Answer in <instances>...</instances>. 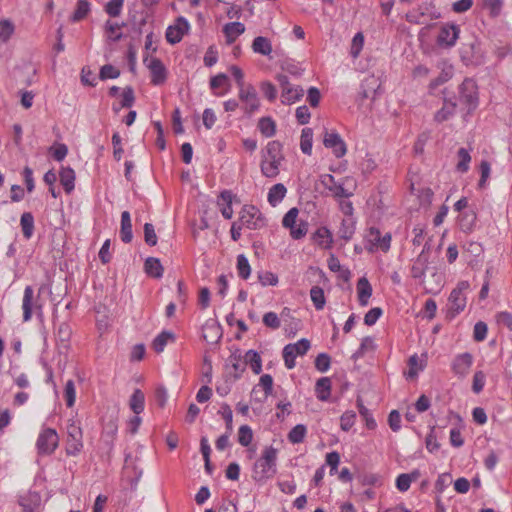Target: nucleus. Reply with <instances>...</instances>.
I'll return each mask as SVG.
<instances>
[{
    "label": "nucleus",
    "instance_id": "obj_50",
    "mask_svg": "<svg viewBox=\"0 0 512 512\" xmlns=\"http://www.w3.org/2000/svg\"><path fill=\"white\" fill-rule=\"evenodd\" d=\"M64 397L67 407H72L76 400L75 383L73 380H68L64 387Z\"/></svg>",
    "mask_w": 512,
    "mask_h": 512
},
{
    "label": "nucleus",
    "instance_id": "obj_22",
    "mask_svg": "<svg viewBox=\"0 0 512 512\" xmlns=\"http://www.w3.org/2000/svg\"><path fill=\"white\" fill-rule=\"evenodd\" d=\"M245 26L241 22H230L224 25L223 32L226 37L227 44H232L236 38L244 33Z\"/></svg>",
    "mask_w": 512,
    "mask_h": 512
},
{
    "label": "nucleus",
    "instance_id": "obj_61",
    "mask_svg": "<svg viewBox=\"0 0 512 512\" xmlns=\"http://www.w3.org/2000/svg\"><path fill=\"white\" fill-rule=\"evenodd\" d=\"M144 240L149 246H155L157 244V235L151 223H145L144 225Z\"/></svg>",
    "mask_w": 512,
    "mask_h": 512
},
{
    "label": "nucleus",
    "instance_id": "obj_1",
    "mask_svg": "<svg viewBox=\"0 0 512 512\" xmlns=\"http://www.w3.org/2000/svg\"><path fill=\"white\" fill-rule=\"evenodd\" d=\"M277 449L273 446L265 447L261 457L253 465V479L264 482L277 473Z\"/></svg>",
    "mask_w": 512,
    "mask_h": 512
},
{
    "label": "nucleus",
    "instance_id": "obj_44",
    "mask_svg": "<svg viewBox=\"0 0 512 512\" xmlns=\"http://www.w3.org/2000/svg\"><path fill=\"white\" fill-rule=\"evenodd\" d=\"M218 414L222 416L226 424V431L228 434L233 432V412L231 407L227 403H223L218 411Z\"/></svg>",
    "mask_w": 512,
    "mask_h": 512
},
{
    "label": "nucleus",
    "instance_id": "obj_39",
    "mask_svg": "<svg viewBox=\"0 0 512 512\" xmlns=\"http://www.w3.org/2000/svg\"><path fill=\"white\" fill-rule=\"evenodd\" d=\"M310 297L316 310H322L324 308L326 299L321 287L313 286L310 290Z\"/></svg>",
    "mask_w": 512,
    "mask_h": 512
},
{
    "label": "nucleus",
    "instance_id": "obj_49",
    "mask_svg": "<svg viewBox=\"0 0 512 512\" xmlns=\"http://www.w3.org/2000/svg\"><path fill=\"white\" fill-rule=\"evenodd\" d=\"M124 0H110L104 7L105 12L110 17H118L121 14Z\"/></svg>",
    "mask_w": 512,
    "mask_h": 512
},
{
    "label": "nucleus",
    "instance_id": "obj_41",
    "mask_svg": "<svg viewBox=\"0 0 512 512\" xmlns=\"http://www.w3.org/2000/svg\"><path fill=\"white\" fill-rule=\"evenodd\" d=\"M458 163L456 165V169L458 172L465 173L469 169V163L471 161V156L469 151L465 148H460L457 152Z\"/></svg>",
    "mask_w": 512,
    "mask_h": 512
},
{
    "label": "nucleus",
    "instance_id": "obj_5",
    "mask_svg": "<svg viewBox=\"0 0 512 512\" xmlns=\"http://www.w3.org/2000/svg\"><path fill=\"white\" fill-rule=\"evenodd\" d=\"M241 226L251 230H258L266 226V219L261 211L253 205H245L239 217Z\"/></svg>",
    "mask_w": 512,
    "mask_h": 512
},
{
    "label": "nucleus",
    "instance_id": "obj_13",
    "mask_svg": "<svg viewBox=\"0 0 512 512\" xmlns=\"http://www.w3.org/2000/svg\"><path fill=\"white\" fill-rule=\"evenodd\" d=\"M460 57L465 65L478 64L481 62L480 45L477 41L462 44L460 48Z\"/></svg>",
    "mask_w": 512,
    "mask_h": 512
},
{
    "label": "nucleus",
    "instance_id": "obj_45",
    "mask_svg": "<svg viewBox=\"0 0 512 512\" xmlns=\"http://www.w3.org/2000/svg\"><path fill=\"white\" fill-rule=\"evenodd\" d=\"M375 349L374 340L370 336H366L362 339L360 347L357 349V351L353 354L352 358L358 359L362 358L367 351H372Z\"/></svg>",
    "mask_w": 512,
    "mask_h": 512
},
{
    "label": "nucleus",
    "instance_id": "obj_46",
    "mask_svg": "<svg viewBox=\"0 0 512 512\" xmlns=\"http://www.w3.org/2000/svg\"><path fill=\"white\" fill-rule=\"evenodd\" d=\"M253 440V431L248 425L240 426L238 430V442L243 447H247Z\"/></svg>",
    "mask_w": 512,
    "mask_h": 512
},
{
    "label": "nucleus",
    "instance_id": "obj_64",
    "mask_svg": "<svg viewBox=\"0 0 512 512\" xmlns=\"http://www.w3.org/2000/svg\"><path fill=\"white\" fill-rule=\"evenodd\" d=\"M383 311L380 307H374L370 309L364 316V323L367 326L374 325L382 315Z\"/></svg>",
    "mask_w": 512,
    "mask_h": 512
},
{
    "label": "nucleus",
    "instance_id": "obj_51",
    "mask_svg": "<svg viewBox=\"0 0 512 512\" xmlns=\"http://www.w3.org/2000/svg\"><path fill=\"white\" fill-rule=\"evenodd\" d=\"M231 368L233 369L232 377L234 380L239 379L246 367L240 356L230 357Z\"/></svg>",
    "mask_w": 512,
    "mask_h": 512
},
{
    "label": "nucleus",
    "instance_id": "obj_43",
    "mask_svg": "<svg viewBox=\"0 0 512 512\" xmlns=\"http://www.w3.org/2000/svg\"><path fill=\"white\" fill-rule=\"evenodd\" d=\"M237 271L239 277L246 280L251 274V267L247 257L244 254L237 256Z\"/></svg>",
    "mask_w": 512,
    "mask_h": 512
},
{
    "label": "nucleus",
    "instance_id": "obj_17",
    "mask_svg": "<svg viewBox=\"0 0 512 512\" xmlns=\"http://www.w3.org/2000/svg\"><path fill=\"white\" fill-rule=\"evenodd\" d=\"M40 501L41 498L38 493L29 491L19 496L18 504L23 512H37Z\"/></svg>",
    "mask_w": 512,
    "mask_h": 512
},
{
    "label": "nucleus",
    "instance_id": "obj_2",
    "mask_svg": "<svg viewBox=\"0 0 512 512\" xmlns=\"http://www.w3.org/2000/svg\"><path fill=\"white\" fill-rule=\"evenodd\" d=\"M283 160L282 144L277 140L268 142L260 164L262 174L267 178H276Z\"/></svg>",
    "mask_w": 512,
    "mask_h": 512
},
{
    "label": "nucleus",
    "instance_id": "obj_33",
    "mask_svg": "<svg viewBox=\"0 0 512 512\" xmlns=\"http://www.w3.org/2000/svg\"><path fill=\"white\" fill-rule=\"evenodd\" d=\"M20 226L24 238L30 239L34 233V216L31 212H24L21 215Z\"/></svg>",
    "mask_w": 512,
    "mask_h": 512
},
{
    "label": "nucleus",
    "instance_id": "obj_18",
    "mask_svg": "<svg viewBox=\"0 0 512 512\" xmlns=\"http://www.w3.org/2000/svg\"><path fill=\"white\" fill-rule=\"evenodd\" d=\"M473 358L470 353H463L455 357L452 370L456 375L464 377L472 366Z\"/></svg>",
    "mask_w": 512,
    "mask_h": 512
},
{
    "label": "nucleus",
    "instance_id": "obj_54",
    "mask_svg": "<svg viewBox=\"0 0 512 512\" xmlns=\"http://www.w3.org/2000/svg\"><path fill=\"white\" fill-rule=\"evenodd\" d=\"M315 368L319 372H326L331 365V357L327 353H320L315 359Z\"/></svg>",
    "mask_w": 512,
    "mask_h": 512
},
{
    "label": "nucleus",
    "instance_id": "obj_35",
    "mask_svg": "<svg viewBox=\"0 0 512 512\" xmlns=\"http://www.w3.org/2000/svg\"><path fill=\"white\" fill-rule=\"evenodd\" d=\"M455 109V102L445 101L443 107L435 113L434 120L438 123L448 120L455 113Z\"/></svg>",
    "mask_w": 512,
    "mask_h": 512
},
{
    "label": "nucleus",
    "instance_id": "obj_42",
    "mask_svg": "<svg viewBox=\"0 0 512 512\" xmlns=\"http://www.w3.org/2000/svg\"><path fill=\"white\" fill-rule=\"evenodd\" d=\"M357 407H358L359 414L363 417V419L366 422V427L368 429H371V430L375 429L376 426H377L376 421L373 418V416H372L371 412L369 411V409H367L364 406V404H363V402H362L360 397L357 399Z\"/></svg>",
    "mask_w": 512,
    "mask_h": 512
},
{
    "label": "nucleus",
    "instance_id": "obj_63",
    "mask_svg": "<svg viewBox=\"0 0 512 512\" xmlns=\"http://www.w3.org/2000/svg\"><path fill=\"white\" fill-rule=\"evenodd\" d=\"M261 91L263 95L270 101L273 102L277 97V90L276 87L268 81L261 83Z\"/></svg>",
    "mask_w": 512,
    "mask_h": 512
},
{
    "label": "nucleus",
    "instance_id": "obj_3",
    "mask_svg": "<svg viewBox=\"0 0 512 512\" xmlns=\"http://www.w3.org/2000/svg\"><path fill=\"white\" fill-rule=\"evenodd\" d=\"M469 288L467 281H460L457 286L451 291L448 298V309L446 318L452 320L466 307V296L464 292Z\"/></svg>",
    "mask_w": 512,
    "mask_h": 512
},
{
    "label": "nucleus",
    "instance_id": "obj_32",
    "mask_svg": "<svg viewBox=\"0 0 512 512\" xmlns=\"http://www.w3.org/2000/svg\"><path fill=\"white\" fill-rule=\"evenodd\" d=\"M316 244L323 248H330L332 244V235L326 227H319L312 236Z\"/></svg>",
    "mask_w": 512,
    "mask_h": 512
},
{
    "label": "nucleus",
    "instance_id": "obj_28",
    "mask_svg": "<svg viewBox=\"0 0 512 512\" xmlns=\"http://www.w3.org/2000/svg\"><path fill=\"white\" fill-rule=\"evenodd\" d=\"M91 11L89 0H77L74 12L70 16L71 22H79L87 17Z\"/></svg>",
    "mask_w": 512,
    "mask_h": 512
},
{
    "label": "nucleus",
    "instance_id": "obj_52",
    "mask_svg": "<svg viewBox=\"0 0 512 512\" xmlns=\"http://www.w3.org/2000/svg\"><path fill=\"white\" fill-rule=\"evenodd\" d=\"M356 420V413L354 411H346L340 417V427L343 431H349Z\"/></svg>",
    "mask_w": 512,
    "mask_h": 512
},
{
    "label": "nucleus",
    "instance_id": "obj_10",
    "mask_svg": "<svg viewBox=\"0 0 512 512\" xmlns=\"http://www.w3.org/2000/svg\"><path fill=\"white\" fill-rule=\"evenodd\" d=\"M143 63L151 72V83L153 85H161L166 81L167 70L159 58L144 57Z\"/></svg>",
    "mask_w": 512,
    "mask_h": 512
},
{
    "label": "nucleus",
    "instance_id": "obj_16",
    "mask_svg": "<svg viewBox=\"0 0 512 512\" xmlns=\"http://www.w3.org/2000/svg\"><path fill=\"white\" fill-rule=\"evenodd\" d=\"M368 241L376 248L381 249L383 252H387L390 249L391 235L386 233L381 235L379 229L371 227L368 234Z\"/></svg>",
    "mask_w": 512,
    "mask_h": 512
},
{
    "label": "nucleus",
    "instance_id": "obj_8",
    "mask_svg": "<svg viewBox=\"0 0 512 512\" xmlns=\"http://www.w3.org/2000/svg\"><path fill=\"white\" fill-rule=\"evenodd\" d=\"M460 28L454 23H445L441 26L436 43L440 47L451 48L459 38Z\"/></svg>",
    "mask_w": 512,
    "mask_h": 512
},
{
    "label": "nucleus",
    "instance_id": "obj_59",
    "mask_svg": "<svg viewBox=\"0 0 512 512\" xmlns=\"http://www.w3.org/2000/svg\"><path fill=\"white\" fill-rule=\"evenodd\" d=\"M308 232V223L304 221H300V223L295 224L290 229V235L293 239L299 240L303 238Z\"/></svg>",
    "mask_w": 512,
    "mask_h": 512
},
{
    "label": "nucleus",
    "instance_id": "obj_25",
    "mask_svg": "<svg viewBox=\"0 0 512 512\" xmlns=\"http://www.w3.org/2000/svg\"><path fill=\"white\" fill-rule=\"evenodd\" d=\"M243 363L245 367L250 366L254 374H260L262 371V360L260 354L255 350H248L244 355Z\"/></svg>",
    "mask_w": 512,
    "mask_h": 512
},
{
    "label": "nucleus",
    "instance_id": "obj_11",
    "mask_svg": "<svg viewBox=\"0 0 512 512\" xmlns=\"http://www.w3.org/2000/svg\"><path fill=\"white\" fill-rule=\"evenodd\" d=\"M190 24L186 18L179 16L174 25H171L166 30V40L170 44L179 43L183 36L188 33Z\"/></svg>",
    "mask_w": 512,
    "mask_h": 512
},
{
    "label": "nucleus",
    "instance_id": "obj_56",
    "mask_svg": "<svg viewBox=\"0 0 512 512\" xmlns=\"http://www.w3.org/2000/svg\"><path fill=\"white\" fill-rule=\"evenodd\" d=\"M71 334L72 330L68 323L63 322L59 325L57 330V338L64 346H66L70 340Z\"/></svg>",
    "mask_w": 512,
    "mask_h": 512
},
{
    "label": "nucleus",
    "instance_id": "obj_48",
    "mask_svg": "<svg viewBox=\"0 0 512 512\" xmlns=\"http://www.w3.org/2000/svg\"><path fill=\"white\" fill-rule=\"evenodd\" d=\"M15 30L12 21L5 19L0 21V39L3 42H7L13 35Z\"/></svg>",
    "mask_w": 512,
    "mask_h": 512
},
{
    "label": "nucleus",
    "instance_id": "obj_4",
    "mask_svg": "<svg viewBox=\"0 0 512 512\" xmlns=\"http://www.w3.org/2000/svg\"><path fill=\"white\" fill-rule=\"evenodd\" d=\"M83 447V431L80 423L76 420H69L65 447L66 454L68 456H77L80 454Z\"/></svg>",
    "mask_w": 512,
    "mask_h": 512
},
{
    "label": "nucleus",
    "instance_id": "obj_15",
    "mask_svg": "<svg viewBox=\"0 0 512 512\" xmlns=\"http://www.w3.org/2000/svg\"><path fill=\"white\" fill-rule=\"evenodd\" d=\"M222 335V327L218 322L209 320L204 324L202 337L207 343H218L221 340Z\"/></svg>",
    "mask_w": 512,
    "mask_h": 512
},
{
    "label": "nucleus",
    "instance_id": "obj_9",
    "mask_svg": "<svg viewBox=\"0 0 512 512\" xmlns=\"http://www.w3.org/2000/svg\"><path fill=\"white\" fill-rule=\"evenodd\" d=\"M320 183L328 190L326 195H331L336 199H348L353 195V193L346 190L342 184L337 183L335 177L331 174L321 175Z\"/></svg>",
    "mask_w": 512,
    "mask_h": 512
},
{
    "label": "nucleus",
    "instance_id": "obj_7",
    "mask_svg": "<svg viewBox=\"0 0 512 512\" xmlns=\"http://www.w3.org/2000/svg\"><path fill=\"white\" fill-rule=\"evenodd\" d=\"M59 445V436L55 429L46 428L39 434L36 447L40 455L52 454Z\"/></svg>",
    "mask_w": 512,
    "mask_h": 512
},
{
    "label": "nucleus",
    "instance_id": "obj_62",
    "mask_svg": "<svg viewBox=\"0 0 512 512\" xmlns=\"http://www.w3.org/2000/svg\"><path fill=\"white\" fill-rule=\"evenodd\" d=\"M488 331L487 324L483 321H478L474 325L473 338L475 341H483L486 338Z\"/></svg>",
    "mask_w": 512,
    "mask_h": 512
},
{
    "label": "nucleus",
    "instance_id": "obj_14",
    "mask_svg": "<svg viewBox=\"0 0 512 512\" xmlns=\"http://www.w3.org/2000/svg\"><path fill=\"white\" fill-rule=\"evenodd\" d=\"M239 89V98L245 103V112L251 114L258 110L260 103L255 88L252 85H248Z\"/></svg>",
    "mask_w": 512,
    "mask_h": 512
},
{
    "label": "nucleus",
    "instance_id": "obj_60",
    "mask_svg": "<svg viewBox=\"0 0 512 512\" xmlns=\"http://www.w3.org/2000/svg\"><path fill=\"white\" fill-rule=\"evenodd\" d=\"M290 345L287 344L284 348H283V359H284V363H285V366L287 369H293L296 365V362H295V359L297 357V354L295 353V351L293 349H289Z\"/></svg>",
    "mask_w": 512,
    "mask_h": 512
},
{
    "label": "nucleus",
    "instance_id": "obj_38",
    "mask_svg": "<svg viewBox=\"0 0 512 512\" xmlns=\"http://www.w3.org/2000/svg\"><path fill=\"white\" fill-rule=\"evenodd\" d=\"M313 131L311 128H304L301 132L300 148L304 154L310 155L312 151Z\"/></svg>",
    "mask_w": 512,
    "mask_h": 512
},
{
    "label": "nucleus",
    "instance_id": "obj_57",
    "mask_svg": "<svg viewBox=\"0 0 512 512\" xmlns=\"http://www.w3.org/2000/svg\"><path fill=\"white\" fill-rule=\"evenodd\" d=\"M258 279L262 286H275L278 283L277 275L270 271L259 272Z\"/></svg>",
    "mask_w": 512,
    "mask_h": 512
},
{
    "label": "nucleus",
    "instance_id": "obj_58",
    "mask_svg": "<svg viewBox=\"0 0 512 512\" xmlns=\"http://www.w3.org/2000/svg\"><path fill=\"white\" fill-rule=\"evenodd\" d=\"M289 345V349H293L297 356L305 355L311 346L310 341L306 338H302L296 343H290Z\"/></svg>",
    "mask_w": 512,
    "mask_h": 512
},
{
    "label": "nucleus",
    "instance_id": "obj_53",
    "mask_svg": "<svg viewBox=\"0 0 512 512\" xmlns=\"http://www.w3.org/2000/svg\"><path fill=\"white\" fill-rule=\"evenodd\" d=\"M263 324L273 330L280 328L281 321L279 316L275 312H267L262 318Z\"/></svg>",
    "mask_w": 512,
    "mask_h": 512
},
{
    "label": "nucleus",
    "instance_id": "obj_47",
    "mask_svg": "<svg viewBox=\"0 0 512 512\" xmlns=\"http://www.w3.org/2000/svg\"><path fill=\"white\" fill-rule=\"evenodd\" d=\"M327 264H328V268L332 271V272H341V276L345 279V280H348L349 277H350V271L348 269H344L342 270V267H341V264L338 260V258L334 255V254H331L330 257L328 258V261H327Z\"/></svg>",
    "mask_w": 512,
    "mask_h": 512
},
{
    "label": "nucleus",
    "instance_id": "obj_36",
    "mask_svg": "<svg viewBox=\"0 0 512 512\" xmlns=\"http://www.w3.org/2000/svg\"><path fill=\"white\" fill-rule=\"evenodd\" d=\"M175 335L171 331H162L152 342L153 349L160 353L164 350L165 346L169 341L173 342Z\"/></svg>",
    "mask_w": 512,
    "mask_h": 512
},
{
    "label": "nucleus",
    "instance_id": "obj_27",
    "mask_svg": "<svg viewBox=\"0 0 512 512\" xmlns=\"http://www.w3.org/2000/svg\"><path fill=\"white\" fill-rule=\"evenodd\" d=\"M304 95V90L300 86H291L281 92V102L284 105H290L300 100Z\"/></svg>",
    "mask_w": 512,
    "mask_h": 512
},
{
    "label": "nucleus",
    "instance_id": "obj_20",
    "mask_svg": "<svg viewBox=\"0 0 512 512\" xmlns=\"http://www.w3.org/2000/svg\"><path fill=\"white\" fill-rule=\"evenodd\" d=\"M120 238L124 243H130L133 239L131 216L128 211L121 213Z\"/></svg>",
    "mask_w": 512,
    "mask_h": 512
},
{
    "label": "nucleus",
    "instance_id": "obj_34",
    "mask_svg": "<svg viewBox=\"0 0 512 512\" xmlns=\"http://www.w3.org/2000/svg\"><path fill=\"white\" fill-rule=\"evenodd\" d=\"M145 395L140 389H135L129 400L131 410L139 415L144 410Z\"/></svg>",
    "mask_w": 512,
    "mask_h": 512
},
{
    "label": "nucleus",
    "instance_id": "obj_55",
    "mask_svg": "<svg viewBox=\"0 0 512 512\" xmlns=\"http://www.w3.org/2000/svg\"><path fill=\"white\" fill-rule=\"evenodd\" d=\"M120 75V71L111 64H106L101 67L99 78L101 80L116 79Z\"/></svg>",
    "mask_w": 512,
    "mask_h": 512
},
{
    "label": "nucleus",
    "instance_id": "obj_21",
    "mask_svg": "<svg viewBox=\"0 0 512 512\" xmlns=\"http://www.w3.org/2000/svg\"><path fill=\"white\" fill-rule=\"evenodd\" d=\"M372 286L366 277H361L357 282L358 301L361 306L368 305L369 298L372 295Z\"/></svg>",
    "mask_w": 512,
    "mask_h": 512
},
{
    "label": "nucleus",
    "instance_id": "obj_40",
    "mask_svg": "<svg viewBox=\"0 0 512 512\" xmlns=\"http://www.w3.org/2000/svg\"><path fill=\"white\" fill-rule=\"evenodd\" d=\"M306 433H307L306 426L303 424H297L290 430L287 438L291 443L298 444V443L303 442Z\"/></svg>",
    "mask_w": 512,
    "mask_h": 512
},
{
    "label": "nucleus",
    "instance_id": "obj_30",
    "mask_svg": "<svg viewBox=\"0 0 512 512\" xmlns=\"http://www.w3.org/2000/svg\"><path fill=\"white\" fill-rule=\"evenodd\" d=\"M251 47L254 53L261 54L263 56H269L272 52L270 40L263 36L254 38Z\"/></svg>",
    "mask_w": 512,
    "mask_h": 512
},
{
    "label": "nucleus",
    "instance_id": "obj_12",
    "mask_svg": "<svg viewBox=\"0 0 512 512\" xmlns=\"http://www.w3.org/2000/svg\"><path fill=\"white\" fill-rule=\"evenodd\" d=\"M323 144L326 148L332 149L333 154L337 158L343 157L347 152V147L341 136L333 131L328 132L327 130L324 132Z\"/></svg>",
    "mask_w": 512,
    "mask_h": 512
},
{
    "label": "nucleus",
    "instance_id": "obj_23",
    "mask_svg": "<svg viewBox=\"0 0 512 512\" xmlns=\"http://www.w3.org/2000/svg\"><path fill=\"white\" fill-rule=\"evenodd\" d=\"M332 383L329 377H322L315 384V393L320 401H327L331 395Z\"/></svg>",
    "mask_w": 512,
    "mask_h": 512
},
{
    "label": "nucleus",
    "instance_id": "obj_26",
    "mask_svg": "<svg viewBox=\"0 0 512 512\" xmlns=\"http://www.w3.org/2000/svg\"><path fill=\"white\" fill-rule=\"evenodd\" d=\"M144 269L148 276L153 278H161L164 268L158 258L148 257L144 263Z\"/></svg>",
    "mask_w": 512,
    "mask_h": 512
},
{
    "label": "nucleus",
    "instance_id": "obj_29",
    "mask_svg": "<svg viewBox=\"0 0 512 512\" xmlns=\"http://www.w3.org/2000/svg\"><path fill=\"white\" fill-rule=\"evenodd\" d=\"M34 291L31 286H26L23 295L22 309H23V321L27 322L32 318V301Z\"/></svg>",
    "mask_w": 512,
    "mask_h": 512
},
{
    "label": "nucleus",
    "instance_id": "obj_24",
    "mask_svg": "<svg viewBox=\"0 0 512 512\" xmlns=\"http://www.w3.org/2000/svg\"><path fill=\"white\" fill-rule=\"evenodd\" d=\"M60 183L65 192L70 194L75 187V172L71 167H62L59 173Z\"/></svg>",
    "mask_w": 512,
    "mask_h": 512
},
{
    "label": "nucleus",
    "instance_id": "obj_6",
    "mask_svg": "<svg viewBox=\"0 0 512 512\" xmlns=\"http://www.w3.org/2000/svg\"><path fill=\"white\" fill-rule=\"evenodd\" d=\"M477 84L471 78H466L459 86V101L468 111L474 110L478 105Z\"/></svg>",
    "mask_w": 512,
    "mask_h": 512
},
{
    "label": "nucleus",
    "instance_id": "obj_31",
    "mask_svg": "<svg viewBox=\"0 0 512 512\" xmlns=\"http://www.w3.org/2000/svg\"><path fill=\"white\" fill-rule=\"evenodd\" d=\"M287 192L286 187L282 183L273 185L268 192V202L271 206L275 207L285 197Z\"/></svg>",
    "mask_w": 512,
    "mask_h": 512
},
{
    "label": "nucleus",
    "instance_id": "obj_19",
    "mask_svg": "<svg viewBox=\"0 0 512 512\" xmlns=\"http://www.w3.org/2000/svg\"><path fill=\"white\" fill-rule=\"evenodd\" d=\"M233 193L230 190H224L220 193L218 205L222 206L220 211L225 219H231L233 216L232 200Z\"/></svg>",
    "mask_w": 512,
    "mask_h": 512
},
{
    "label": "nucleus",
    "instance_id": "obj_37",
    "mask_svg": "<svg viewBox=\"0 0 512 512\" xmlns=\"http://www.w3.org/2000/svg\"><path fill=\"white\" fill-rule=\"evenodd\" d=\"M258 129L265 137H272L276 133V123L271 117H262L258 122Z\"/></svg>",
    "mask_w": 512,
    "mask_h": 512
}]
</instances>
